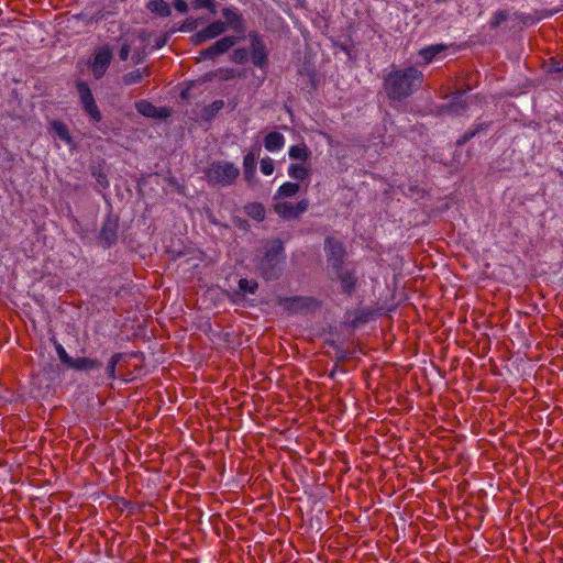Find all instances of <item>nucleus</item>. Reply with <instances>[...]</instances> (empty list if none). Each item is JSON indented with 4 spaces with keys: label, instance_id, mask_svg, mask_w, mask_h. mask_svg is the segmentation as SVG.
I'll return each mask as SVG.
<instances>
[{
    "label": "nucleus",
    "instance_id": "nucleus-46",
    "mask_svg": "<svg viewBox=\"0 0 563 563\" xmlns=\"http://www.w3.org/2000/svg\"><path fill=\"white\" fill-rule=\"evenodd\" d=\"M475 136H476V131L474 130V128L467 130L463 135H461L456 140V142H455L456 147H462L463 145H465L468 141H471Z\"/></svg>",
    "mask_w": 563,
    "mask_h": 563
},
{
    "label": "nucleus",
    "instance_id": "nucleus-4",
    "mask_svg": "<svg viewBox=\"0 0 563 563\" xmlns=\"http://www.w3.org/2000/svg\"><path fill=\"white\" fill-rule=\"evenodd\" d=\"M276 303L290 314L314 313L322 307V302L313 296L278 297Z\"/></svg>",
    "mask_w": 563,
    "mask_h": 563
},
{
    "label": "nucleus",
    "instance_id": "nucleus-43",
    "mask_svg": "<svg viewBox=\"0 0 563 563\" xmlns=\"http://www.w3.org/2000/svg\"><path fill=\"white\" fill-rule=\"evenodd\" d=\"M274 162L271 157H265L261 159V170L264 175H272L274 173Z\"/></svg>",
    "mask_w": 563,
    "mask_h": 563
},
{
    "label": "nucleus",
    "instance_id": "nucleus-34",
    "mask_svg": "<svg viewBox=\"0 0 563 563\" xmlns=\"http://www.w3.org/2000/svg\"><path fill=\"white\" fill-rule=\"evenodd\" d=\"M508 19H509L508 10H498L493 13L492 19L489 21V27L492 30H497Z\"/></svg>",
    "mask_w": 563,
    "mask_h": 563
},
{
    "label": "nucleus",
    "instance_id": "nucleus-1",
    "mask_svg": "<svg viewBox=\"0 0 563 563\" xmlns=\"http://www.w3.org/2000/svg\"><path fill=\"white\" fill-rule=\"evenodd\" d=\"M424 82L423 73L415 66L393 68L383 78V89L390 106L402 103L416 93Z\"/></svg>",
    "mask_w": 563,
    "mask_h": 563
},
{
    "label": "nucleus",
    "instance_id": "nucleus-59",
    "mask_svg": "<svg viewBox=\"0 0 563 563\" xmlns=\"http://www.w3.org/2000/svg\"><path fill=\"white\" fill-rule=\"evenodd\" d=\"M148 36V33L145 30H142L139 32V37L143 41H145Z\"/></svg>",
    "mask_w": 563,
    "mask_h": 563
},
{
    "label": "nucleus",
    "instance_id": "nucleus-48",
    "mask_svg": "<svg viewBox=\"0 0 563 563\" xmlns=\"http://www.w3.org/2000/svg\"><path fill=\"white\" fill-rule=\"evenodd\" d=\"M130 53H131V45L128 42H124L118 52V56H119L120 60L124 62L129 58Z\"/></svg>",
    "mask_w": 563,
    "mask_h": 563
},
{
    "label": "nucleus",
    "instance_id": "nucleus-16",
    "mask_svg": "<svg viewBox=\"0 0 563 563\" xmlns=\"http://www.w3.org/2000/svg\"><path fill=\"white\" fill-rule=\"evenodd\" d=\"M102 363L98 358H91V357H77L73 358V362L69 366V368L75 371H84V372H90L96 371L101 367Z\"/></svg>",
    "mask_w": 563,
    "mask_h": 563
},
{
    "label": "nucleus",
    "instance_id": "nucleus-50",
    "mask_svg": "<svg viewBox=\"0 0 563 563\" xmlns=\"http://www.w3.org/2000/svg\"><path fill=\"white\" fill-rule=\"evenodd\" d=\"M308 208H309L308 199H302V200L298 201L297 203H295V209H296L297 218H299L300 214L306 212L308 210Z\"/></svg>",
    "mask_w": 563,
    "mask_h": 563
},
{
    "label": "nucleus",
    "instance_id": "nucleus-55",
    "mask_svg": "<svg viewBox=\"0 0 563 563\" xmlns=\"http://www.w3.org/2000/svg\"><path fill=\"white\" fill-rule=\"evenodd\" d=\"M473 89V86L472 85H468V84H465L463 85L462 87H460L459 89H456L453 95H459L461 97H463L465 93H467L468 91H471Z\"/></svg>",
    "mask_w": 563,
    "mask_h": 563
},
{
    "label": "nucleus",
    "instance_id": "nucleus-54",
    "mask_svg": "<svg viewBox=\"0 0 563 563\" xmlns=\"http://www.w3.org/2000/svg\"><path fill=\"white\" fill-rule=\"evenodd\" d=\"M492 124H493L492 121L481 122V123L475 124L474 130L476 131V135L479 134L481 132H484L487 129H489Z\"/></svg>",
    "mask_w": 563,
    "mask_h": 563
},
{
    "label": "nucleus",
    "instance_id": "nucleus-6",
    "mask_svg": "<svg viewBox=\"0 0 563 563\" xmlns=\"http://www.w3.org/2000/svg\"><path fill=\"white\" fill-rule=\"evenodd\" d=\"M324 252L328 264V272L346 263L347 252L344 243L335 236L324 239Z\"/></svg>",
    "mask_w": 563,
    "mask_h": 563
},
{
    "label": "nucleus",
    "instance_id": "nucleus-28",
    "mask_svg": "<svg viewBox=\"0 0 563 563\" xmlns=\"http://www.w3.org/2000/svg\"><path fill=\"white\" fill-rule=\"evenodd\" d=\"M289 157L295 161H301L307 162L310 159L311 151L308 148V146L305 143L292 145L289 148L288 153Z\"/></svg>",
    "mask_w": 563,
    "mask_h": 563
},
{
    "label": "nucleus",
    "instance_id": "nucleus-61",
    "mask_svg": "<svg viewBox=\"0 0 563 563\" xmlns=\"http://www.w3.org/2000/svg\"><path fill=\"white\" fill-rule=\"evenodd\" d=\"M336 367H338V363L335 364L334 368L331 371V373L329 374V377L330 378H334V375H335V372H336Z\"/></svg>",
    "mask_w": 563,
    "mask_h": 563
},
{
    "label": "nucleus",
    "instance_id": "nucleus-49",
    "mask_svg": "<svg viewBox=\"0 0 563 563\" xmlns=\"http://www.w3.org/2000/svg\"><path fill=\"white\" fill-rule=\"evenodd\" d=\"M196 81H188L186 87L180 91L179 97L183 101L189 102L190 101V90L195 86Z\"/></svg>",
    "mask_w": 563,
    "mask_h": 563
},
{
    "label": "nucleus",
    "instance_id": "nucleus-60",
    "mask_svg": "<svg viewBox=\"0 0 563 563\" xmlns=\"http://www.w3.org/2000/svg\"><path fill=\"white\" fill-rule=\"evenodd\" d=\"M345 358H346V355H345L343 352H341V354H340V355H338V357H336V360H338V362H336V363L342 362V361H344Z\"/></svg>",
    "mask_w": 563,
    "mask_h": 563
},
{
    "label": "nucleus",
    "instance_id": "nucleus-53",
    "mask_svg": "<svg viewBox=\"0 0 563 563\" xmlns=\"http://www.w3.org/2000/svg\"><path fill=\"white\" fill-rule=\"evenodd\" d=\"M145 56H146L145 49L136 51V52L132 55V60H133V63H134V64H140V63H143V62H144Z\"/></svg>",
    "mask_w": 563,
    "mask_h": 563
},
{
    "label": "nucleus",
    "instance_id": "nucleus-58",
    "mask_svg": "<svg viewBox=\"0 0 563 563\" xmlns=\"http://www.w3.org/2000/svg\"><path fill=\"white\" fill-rule=\"evenodd\" d=\"M225 71H227V76H224L223 79L234 78L235 74H234L233 69H225Z\"/></svg>",
    "mask_w": 563,
    "mask_h": 563
},
{
    "label": "nucleus",
    "instance_id": "nucleus-23",
    "mask_svg": "<svg viewBox=\"0 0 563 563\" xmlns=\"http://www.w3.org/2000/svg\"><path fill=\"white\" fill-rule=\"evenodd\" d=\"M243 173L247 183H252L256 173V154L250 151L243 158Z\"/></svg>",
    "mask_w": 563,
    "mask_h": 563
},
{
    "label": "nucleus",
    "instance_id": "nucleus-22",
    "mask_svg": "<svg viewBox=\"0 0 563 563\" xmlns=\"http://www.w3.org/2000/svg\"><path fill=\"white\" fill-rule=\"evenodd\" d=\"M554 12L555 11H544V10H542L540 12L537 11L534 14H523V13L515 12L514 15L521 24L533 25L537 22H539L540 20L552 15Z\"/></svg>",
    "mask_w": 563,
    "mask_h": 563
},
{
    "label": "nucleus",
    "instance_id": "nucleus-44",
    "mask_svg": "<svg viewBox=\"0 0 563 563\" xmlns=\"http://www.w3.org/2000/svg\"><path fill=\"white\" fill-rule=\"evenodd\" d=\"M475 136H476V131L474 130V128L467 130L463 135H461L456 140V142H455L456 147H462L463 145H465L468 141H471Z\"/></svg>",
    "mask_w": 563,
    "mask_h": 563
},
{
    "label": "nucleus",
    "instance_id": "nucleus-32",
    "mask_svg": "<svg viewBox=\"0 0 563 563\" xmlns=\"http://www.w3.org/2000/svg\"><path fill=\"white\" fill-rule=\"evenodd\" d=\"M124 353L118 352L112 354L108 361L106 373L109 380H114L117 378V366L124 358Z\"/></svg>",
    "mask_w": 563,
    "mask_h": 563
},
{
    "label": "nucleus",
    "instance_id": "nucleus-45",
    "mask_svg": "<svg viewBox=\"0 0 563 563\" xmlns=\"http://www.w3.org/2000/svg\"><path fill=\"white\" fill-rule=\"evenodd\" d=\"M475 136H476V131L474 130V128L467 130L463 135H461L456 140V142H455L456 147H462L463 145H465L468 141H471Z\"/></svg>",
    "mask_w": 563,
    "mask_h": 563
},
{
    "label": "nucleus",
    "instance_id": "nucleus-33",
    "mask_svg": "<svg viewBox=\"0 0 563 563\" xmlns=\"http://www.w3.org/2000/svg\"><path fill=\"white\" fill-rule=\"evenodd\" d=\"M190 4L195 10L206 9L212 15L218 11V2L216 0H190Z\"/></svg>",
    "mask_w": 563,
    "mask_h": 563
},
{
    "label": "nucleus",
    "instance_id": "nucleus-26",
    "mask_svg": "<svg viewBox=\"0 0 563 563\" xmlns=\"http://www.w3.org/2000/svg\"><path fill=\"white\" fill-rule=\"evenodd\" d=\"M151 75L150 68L145 67L141 69H134L130 73H126L122 76V82L126 86L139 84L143 80L144 77H148Z\"/></svg>",
    "mask_w": 563,
    "mask_h": 563
},
{
    "label": "nucleus",
    "instance_id": "nucleus-57",
    "mask_svg": "<svg viewBox=\"0 0 563 563\" xmlns=\"http://www.w3.org/2000/svg\"><path fill=\"white\" fill-rule=\"evenodd\" d=\"M121 504L124 506V508L133 509V504L124 498H120Z\"/></svg>",
    "mask_w": 563,
    "mask_h": 563
},
{
    "label": "nucleus",
    "instance_id": "nucleus-10",
    "mask_svg": "<svg viewBox=\"0 0 563 563\" xmlns=\"http://www.w3.org/2000/svg\"><path fill=\"white\" fill-rule=\"evenodd\" d=\"M251 59L254 66L264 69L268 66V52L266 45L257 31H251L249 33Z\"/></svg>",
    "mask_w": 563,
    "mask_h": 563
},
{
    "label": "nucleus",
    "instance_id": "nucleus-8",
    "mask_svg": "<svg viewBox=\"0 0 563 563\" xmlns=\"http://www.w3.org/2000/svg\"><path fill=\"white\" fill-rule=\"evenodd\" d=\"M75 87L79 95V99L85 113L90 118L92 122L99 123L102 120V113L96 103L89 85L85 80L79 79L75 82Z\"/></svg>",
    "mask_w": 563,
    "mask_h": 563
},
{
    "label": "nucleus",
    "instance_id": "nucleus-39",
    "mask_svg": "<svg viewBox=\"0 0 563 563\" xmlns=\"http://www.w3.org/2000/svg\"><path fill=\"white\" fill-rule=\"evenodd\" d=\"M300 75L307 76L312 90L316 91L318 89L319 80H318L317 71L313 67L305 66L303 70L300 71Z\"/></svg>",
    "mask_w": 563,
    "mask_h": 563
},
{
    "label": "nucleus",
    "instance_id": "nucleus-18",
    "mask_svg": "<svg viewBox=\"0 0 563 563\" xmlns=\"http://www.w3.org/2000/svg\"><path fill=\"white\" fill-rule=\"evenodd\" d=\"M243 211L251 219L263 222L266 218V209L262 202H247L243 207Z\"/></svg>",
    "mask_w": 563,
    "mask_h": 563
},
{
    "label": "nucleus",
    "instance_id": "nucleus-38",
    "mask_svg": "<svg viewBox=\"0 0 563 563\" xmlns=\"http://www.w3.org/2000/svg\"><path fill=\"white\" fill-rule=\"evenodd\" d=\"M231 60L235 64H245L249 60V48L239 47L235 48L231 55Z\"/></svg>",
    "mask_w": 563,
    "mask_h": 563
},
{
    "label": "nucleus",
    "instance_id": "nucleus-52",
    "mask_svg": "<svg viewBox=\"0 0 563 563\" xmlns=\"http://www.w3.org/2000/svg\"><path fill=\"white\" fill-rule=\"evenodd\" d=\"M233 223L241 230L243 231H249L251 225L249 223V221L246 219H243V218H240V217H234L233 218Z\"/></svg>",
    "mask_w": 563,
    "mask_h": 563
},
{
    "label": "nucleus",
    "instance_id": "nucleus-25",
    "mask_svg": "<svg viewBox=\"0 0 563 563\" xmlns=\"http://www.w3.org/2000/svg\"><path fill=\"white\" fill-rule=\"evenodd\" d=\"M274 211L285 220L297 219L295 205L289 201L277 202L274 205Z\"/></svg>",
    "mask_w": 563,
    "mask_h": 563
},
{
    "label": "nucleus",
    "instance_id": "nucleus-41",
    "mask_svg": "<svg viewBox=\"0 0 563 563\" xmlns=\"http://www.w3.org/2000/svg\"><path fill=\"white\" fill-rule=\"evenodd\" d=\"M187 253V249L185 246L183 247H173V246H167L166 247V254L168 255L169 257V261H176L178 258H180L181 256L186 255Z\"/></svg>",
    "mask_w": 563,
    "mask_h": 563
},
{
    "label": "nucleus",
    "instance_id": "nucleus-27",
    "mask_svg": "<svg viewBox=\"0 0 563 563\" xmlns=\"http://www.w3.org/2000/svg\"><path fill=\"white\" fill-rule=\"evenodd\" d=\"M51 130L64 142L67 144L73 143V137L68 130V126L60 120H53L51 122Z\"/></svg>",
    "mask_w": 563,
    "mask_h": 563
},
{
    "label": "nucleus",
    "instance_id": "nucleus-7",
    "mask_svg": "<svg viewBox=\"0 0 563 563\" xmlns=\"http://www.w3.org/2000/svg\"><path fill=\"white\" fill-rule=\"evenodd\" d=\"M221 14L223 16L222 24L225 26V30H232L235 33L233 36L239 37V42L243 41L247 25L242 12L236 7H223Z\"/></svg>",
    "mask_w": 563,
    "mask_h": 563
},
{
    "label": "nucleus",
    "instance_id": "nucleus-17",
    "mask_svg": "<svg viewBox=\"0 0 563 563\" xmlns=\"http://www.w3.org/2000/svg\"><path fill=\"white\" fill-rule=\"evenodd\" d=\"M257 289L258 283L255 279L249 280L246 278H241L239 280V290L234 291L232 295V301L238 302L244 299V292L255 294Z\"/></svg>",
    "mask_w": 563,
    "mask_h": 563
},
{
    "label": "nucleus",
    "instance_id": "nucleus-35",
    "mask_svg": "<svg viewBox=\"0 0 563 563\" xmlns=\"http://www.w3.org/2000/svg\"><path fill=\"white\" fill-rule=\"evenodd\" d=\"M350 41H351V44H346V43L335 41L334 38H331L333 47L340 48L342 52H344L349 56L350 59H356L355 45L351 37H350Z\"/></svg>",
    "mask_w": 563,
    "mask_h": 563
},
{
    "label": "nucleus",
    "instance_id": "nucleus-13",
    "mask_svg": "<svg viewBox=\"0 0 563 563\" xmlns=\"http://www.w3.org/2000/svg\"><path fill=\"white\" fill-rule=\"evenodd\" d=\"M112 57V49L109 46H102L95 51L91 70L96 79H100L106 74Z\"/></svg>",
    "mask_w": 563,
    "mask_h": 563
},
{
    "label": "nucleus",
    "instance_id": "nucleus-37",
    "mask_svg": "<svg viewBox=\"0 0 563 563\" xmlns=\"http://www.w3.org/2000/svg\"><path fill=\"white\" fill-rule=\"evenodd\" d=\"M549 73H561L563 71V56H552L547 62Z\"/></svg>",
    "mask_w": 563,
    "mask_h": 563
},
{
    "label": "nucleus",
    "instance_id": "nucleus-21",
    "mask_svg": "<svg viewBox=\"0 0 563 563\" xmlns=\"http://www.w3.org/2000/svg\"><path fill=\"white\" fill-rule=\"evenodd\" d=\"M146 9L158 18H167L172 14V9L165 0H150Z\"/></svg>",
    "mask_w": 563,
    "mask_h": 563
},
{
    "label": "nucleus",
    "instance_id": "nucleus-51",
    "mask_svg": "<svg viewBox=\"0 0 563 563\" xmlns=\"http://www.w3.org/2000/svg\"><path fill=\"white\" fill-rule=\"evenodd\" d=\"M172 4L180 13H187L189 10L186 0H173Z\"/></svg>",
    "mask_w": 563,
    "mask_h": 563
},
{
    "label": "nucleus",
    "instance_id": "nucleus-30",
    "mask_svg": "<svg viewBox=\"0 0 563 563\" xmlns=\"http://www.w3.org/2000/svg\"><path fill=\"white\" fill-rule=\"evenodd\" d=\"M311 170L303 164H291L288 167V175L297 181H303L309 178Z\"/></svg>",
    "mask_w": 563,
    "mask_h": 563
},
{
    "label": "nucleus",
    "instance_id": "nucleus-56",
    "mask_svg": "<svg viewBox=\"0 0 563 563\" xmlns=\"http://www.w3.org/2000/svg\"><path fill=\"white\" fill-rule=\"evenodd\" d=\"M168 41V35L167 34H163L161 35L157 40H156V43H155V47L156 48H162L163 46L166 45Z\"/></svg>",
    "mask_w": 563,
    "mask_h": 563
},
{
    "label": "nucleus",
    "instance_id": "nucleus-2",
    "mask_svg": "<svg viewBox=\"0 0 563 563\" xmlns=\"http://www.w3.org/2000/svg\"><path fill=\"white\" fill-rule=\"evenodd\" d=\"M286 258L284 241L280 238L267 239L256 256V271L266 282L278 280L284 274Z\"/></svg>",
    "mask_w": 563,
    "mask_h": 563
},
{
    "label": "nucleus",
    "instance_id": "nucleus-3",
    "mask_svg": "<svg viewBox=\"0 0 563 563\" xmlns=\"http://www.w3.org/2000/svg\"><path fill=\"white\" fill-rule=\"evenodd\" d=\"M205 177L210 185L229 187L236 183L240 169L228 161H213L203 170Z\"/></svg>",
    "mask_w": 563,
    "mask_h": 563
},
{
    "label": "nucleus",
    "instance_id": "nucleus-12",
    "mask_svg": "<svg viewBox=\"0 0 563 563\" xmlns=\"http://www.w3.org/2000/svg\"><path fill=\"white\" fill-rule=\"evenodd\" d=\"M227 32L225 26L222 24V20H214L209 23L206 27L194 33L190 36V43L195 46H199L210 40L217 38L218 36Z\"/></svg>",
    "mask_w": 563,
    "mask_h": 563
},
{
    "label": "nucleus",
    "instance_id": "nucleus-9",
    "mask_svg": "<svg viewBox=\"0 0 563 563\" xmlns=\"http://www.w3.org/2000/svg\"><path fill=\"white\" fill-rule=\"evenodd\" d=\"M120 218L110 211L104 218L98 233V240L103 249H110L119 239Z\"/></svg>",
    "mask_w": 563,
    "mask_h": 563
},
{
    "label": "nucleus",
    "instance_id": "nucleus-19",
    "mask_svg": "<svg viewBox=\"0 0 563 563\" xmlns=\"http://www.w3.org/2000/svg\"><path fill=\"white\" fill-rule=\"evenodd\" d=\"M444 109L450 114L461 115L467 111L468 102L467 100L463 99V97L452 93V101L445 104Z\"/></svg>",
    "mask_w": 563,
    "mask_h": 563
},
{
    "label": "nucleus",
    "instance_id": "nucleus-20",
    "mask_svg": "<svg viewBox=\"0 0 563 563\" xmlns=\"http://www.w3.org/2000/svg\"><path fill=\"white\" fill-rule=\"evenodd\" d=\"M448 49V45L445 44H434L429 45L419 51V56L422 58L423 64H430L440 53L445 52Z\"/></svg>",
    "mask_w": 563,
    "mask_h": 563
},
{
    "label": "nucleus",
    "instance_id": "nucleus-62",
    "mask_svg": "<svg viewBox=\"0 0 563 563\" xmlns=\"http://www.w3.org/2000/svg\"><path fill=\"white\" fill-rule=\"evenodd\" d=\"M450 0H434V3L437 4H442V3H446L449 2Z\"/></svg>",
    "mask_w": 563,
    "mask_h": 563
},
{
    "label": "nucleus",
    "instance_id": "nucleus-40",
    "mask_svg": "<svg viewBox=\"0 0 563 563\" xmlns=\"http://www.w3.org/2000/svg\"><path fill=\"white\" fill-rule=\"evenodd\" d=\"M55 350L58 355V358L63 365H65L67 368H69L73 357L68 355L66 350L63 347V345L58 342H55Z\"/></svg>",
    "mask_w": 563,
    "mask_h": 563
},
{
    "label": "nucleus",
    "instance_id": "nucleus-31",
    "mask_svg": "<svg viewBox=\"0 0 563 563\" xmlns=\"http://www.w3.org/2000/svg\"><path fill=\"white\" fill-rule=\"evenodd\" d=\"M224 101L219 99L214 100L210 104L206 106L202 110V119L205 121H211L217 114L223 109Z\"/></svg>",
    "mask_w": 563,
    "mask_h": 563
},
{
    "label": "nucleus",
    "instance_id": "nucleus-11",
    "mask_svg": "<svg viewBox=\"0 0 563 563\" xmlns=\"http://www.w3.org/2000/svg\"><path fill=\"white\" fill-rule=\"evenodd\" d=\"M239 43V37H234L233 35H225L214 43H212L207 48L200 51L199 60L200 59H213L217 56L223 55L229 52L234 45Z\"/></svg>",
    "mask_w": 563,
    "mask_h": 563
},
{
    "label": "nucleus",
    "instance_id": "nucleus-15",
    "mask_svg": "<svg viewBox=\"0 0 563 563\" xmlns=\"http://www.w3.org/2000/svg\"><path fill=\"white\" fill-rule=\"evenodd\" d=\"M90 173L99 186V190H106L110 187L108 170L103 159L97 164L90 165Z\"/></svg>",
    "mask_w": 563,
    "mask_h": 563
},
{
    "label": "nucleus",
    "instance_id": "nucleus-24",
    "mask_svg": "<svg viewBox=\"0 0 563 563\" xmlns=\"http://www.w3.org/2000/svg\"><path fill=\"white\" fill-rule=\"evenodd\" d=\"M284 135L277 131L269 132L264 139V146L269 152H275L284 146Z\"/></svg>",
    "mask_w": 563,
    "mask_h": 563
},
{
    "label": "nucleus",
    "instance_id": "nucleus-36",
    "mask_svg": "<svg viewBox=\"0 0 563 563\" xmlns=\"http://www.w3.org/2000/svg\"><path fill=\"white\" fill-rule=\"evenodd\" d=\"M374 312L372 310H363L357 312L355 317L350 321V325L353 329L358 328L361 324L367 323L369 319L373 317Z\"/></svg>",
    "mask_w": 563,
    "mask_h": 563
},
{
    "label": "nucleus",
    "instance_id": "nucleus-29",
    "mask_svg": "<svg viewBox=\"0 0 563 563\" xmlns=\"http://www.w3.org/2000/svg\"><path fill=\"white\" fill-rule=\"evenodd\" d=\"M300 190V185L298 183H284L277 190L274 199L279 198H291L296 196Z\"/></svg>",
    "mask_w": 563,
    "mask_h": 563
},
{
    "label": "nucleus",
    "instance_id": "nucleus-42",
    "mask_svg": "<svg viewBox=\"0 0 563 563\" xmlns=\"http://www.w3.org/2000/svg\"><path fill=\"white\" fill-rule=\"evenodd\" d=\"M199 25V19L192 16L187 18L179 27L180 32L195 31Z\"/></svg>",
    "mask_w": 563,
    "mask_h": 563
},
{
    "label": "nucleus",
    "instance_id": "nucleus-47",
    "mask_svg": "<svg viewBox=\"0 0 563 563\" xmlns=\"http://www.w3.org/2000/svg\"><path fill=\"white\" fill-rule=\"evenodd\" d=\"M475 136H476V131L474 130V128L467 130L463 135H461L456 140V142H455L456 147H462L463 145H465L468 141H471Z\"/></svg>",
    "mask_w": 563,
    "mask_h": 563
},
{
    "label": "nucleus",
    "instance_id": "nucleus-5",
    "mask_svg": "<svg viewBox=\"0 0 563 563\" xmlns=\"http://www.w3.org/2000/svg\"><path fill=\"white\" fill-rule=\"evenodd\" d=\"M329 277L332 282H338L341 287V294L352 297L358 288V276L356 268H349L346 264L329 271Z\"/></svg>",
    "mask_w": 563,
    "mask_h": 563
},
{
    "label": "nucleus",
    "instance_id": "nucleus-14",
    "mask_svg": "<svg viewBox=\"0 0 563 563\" xmlns=\"http://www.w3.org/2000/svg\"><path fill=\"white\" fill-rule=\"evenodd\" d=\"M135 109L140 114L152 119L166 120L173 113V110L169 107L157 108L152 102L144 99L135 102Z\"/></svg>",
    "mask_w": 563,
    "mask_h": 563
}]
</instances>
